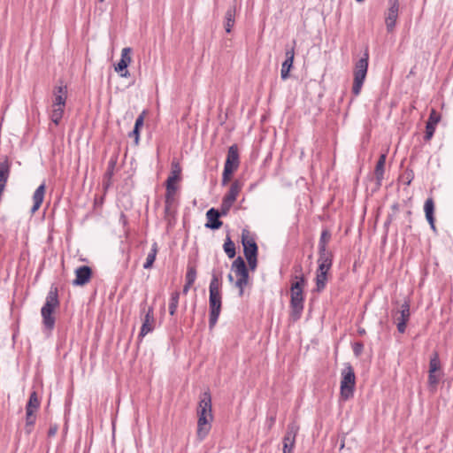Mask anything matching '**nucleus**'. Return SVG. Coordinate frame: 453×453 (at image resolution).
Wrapping results in <instances>:
<instances>
[{"instance_id": "obj_50", "label": "nucleus", "mask_w": 453, "mask_h": 453, "mask_svg": "<svg viewBox=\"0 0 453 453\" xmlns=\"http://www.w3.org/2000/svg\"><path fill=\"white\" fill-rule=\"evenodd\" d=\"M406 326H407V323H405L403 321L397 320L396 326H397V330L399 333L403 334L406 330Z\"/></svg>"}, {"instance_id": "obj_14", "label": "nucleus", "mask_w": 453, "mask_h": 453, "mask_svg": "<svg viewBox=\"0 0 453 453\" xmlns=\"http://www.w3.org/2000/svg\"><path fill=\"white\" fill-rule=\"evenodd\" d=\"M294 45H296V41H294ZM285 55L286 59L282 63L280 70V77L282 80H287L289 77V72L293 67L295 58V46L291 47L290 49H287Z\"/></svg>"}, {"instance_id": "obj_30", "label": "nucleus", "mask_w": 453, "mask_h": 453, "mask_svg": "<svg viewBox=\"0 0 453 453\" xmlns=\"http://www.w3.org/2000/svg\"><path fill=\"white\" fill-rule=\"evenodd\" d=\"M157 253V242H154L151 246L150 251L149 252V254L147 256L146 261L143 264L144 269H150L153 266V264L156 260Z\"/></svg>"}, {"instance_id": "obj_42", "label": "nucleus", "mask_w": 453, "mask_h": 453, "mask_svg": "<svg viewBox=\"0 0 453 453\" xmlns=\"http://www.w3.org/2000/svg\"><path fill=\"white\" fill-rule=\"evenodd\" d=\"M234 170L230 169L228 167L224 166L223 173H222V185L225 186L230 180L231 176Z\"/></svg>"}, {"instance_id": "obj_40", "label": "nucleus", "mask_w": 453, "mask_h": 453, "mask_svg": "<svg viewBox=\"0 0 453 453\" xmlns=\"http://www.w3.org/2000/svg\"><path fill=\"white\" fill-rule=\"evenodd\" d=\"M442 375L441 373H428V386L432 390H435L440 381V378Z\"/></svg>"}, {"instance_id": "obj_31", "label": "nucleus", "mask_w": 453, "mask_h": 453, "mask_svg": "<svg viewBox=\"0 0 453 453\" xmlns=\"http://www.w3.org/2000/svg\"><path fill=\"white\" fill-rule=\"evenodd\" d=\"M165 203H175V193L177 191V187L175 184H165Z\"/></svg>"}, {"instance_id": "obj_7", "label": "nucleus", "mask_w": 453, "mask_h": 453, "mask_svg": "<svg viewBox=\"0 0 453 453\" xmlns=\"http://www.w3.org/2000/svg\"><path fill=\"white\" fill-rule=\"evenodd\" d=\"M232 270L234 272L237 280L235 287L239 288V296L243 295L244 287L249 280V269L242 257H238L232 264Z\"/></svg>"}, {"instance_id": "obj_58", "label": "nucleus", "mask_w": 453, "mask_h": 453, "mask_svg": "<svg viewBox=\"0 0 453 453\" xmlns=\"http://www.w3.org/2000/svg\"><path fill=\"white\" fill-rule=\"evenodd\" d=\"M357 333L359 335H365L366 332L365 328H358Z\"/></svg>"}, {"instance_id": "obj_36", "label": "nucleus", "mask_w": 453, "mask_h": 453, "mask_svg": "<svg viewBox=\"0 0 453 453\" xmlns=\"http://www.w3.org/2000/svg\"><path fill=\"white\" fill-rule=\"evenodd\" d=\"M331 237H332L331 232L327 228H324L321 232V234H320V237L319 240L318 249H327L326 246H327L328 242H330Z\"/></svg>"}, {"instance_id": "obj_1", "label": "nucleus", "mask_w": 453, "mask_h": 453, "mask_svg": "<svg viewBox=\"0 0 453 453\" xmlns=\"http://www.w3.org/2000/svg\"><path fill=\"white\" fill-rule=\"evenodd\" d=\"M197 431L196 435L200 441L204 440L208 435L213 420L211 396L209 391L203 392L197 406Z\"/></svg>"}, {"instance_id": "obj_26", "label": "nucleus", "mask_w": 453, "mask_h": 453, "mask_svg": "<svg viewBox=\"0 0 453 453\" xmlns=\"http://www.w3.org/2000/svg\"><path fill=\"white\" fill-rule=\"evenodd\" d=\"M181 167L176 161H173L171 165V173L168 176L165 184H174L175 181L180 180Z\"/></svg>"}, {"instance_id": "obj_3", "label": "nucleus", "mask_w": 453, "mask_h": 453, "mask_svg": "<svg viewBox=\"0 0 453 453\" xmlns=\"http://www.w3.org/2000/svg\"><path fill=\"white\" fill-rule=\"evenodd\" d=\"M221 282L215 273L211 275L209 285V328L212 329L218 322L222 307Z\"/></svg>"}, {"instance_id": "obj_54", "label": "nucleus", "mask_w": 453, "mask_h": 453, "mask_svg": "<svg viewBox=\"0 0 453 453\" xmlns=\"http://www.w3.org/2000/svg\"><path fill=\"white\" fill-rule=\"evenodd\" d=\"M427 222L429 223L430 225V227L432 228V230L434 232H436V226H435V224H434V221H435V219L434 217L432 218V219L429 218V219H426Z\"/></svg>"}, {"instance_id": "obj_32", "label": "nucleus", "mask_w": 453, "mask_h": 453, "mask_svg": "<svg viewBox=\"0 0 453 453\" xmlns=\"http://www.w3.org/2000/svg\"><path fill=\"white\" fill-rule=\"evenodd\" d=\"M398 312L400 313V317L397 319V320L408 323L410 317H411L410 301L409 300H405L403 302V303L401 305V309Z\"/></svg>"}, {"instance_id": "obj_49", "label": "nucleus", "mask_w": 453, "mask_h": 453, "mask_svg": "<svg viewBox=\"0 0 453 453\" xmlns=\"http://www.w3.org/2000/svg\"><path fill=\"white\" fill-rule=\"evenodd\" d=\"M173 205V203H165L164 212L165 219H169V217L172 213L171 210Z\"/></svg>"}, {"instance_id": "obj_56", "label": "nucleus", "mask_w": 453, "mask_h": 453, "mask_svg": "<svg viewBox=\"0 0 453 453\" xmlns=\"http://www.w3.org/2000/svg\"><path fill=\"white\" fill-rule=\"evenodd\" d=\"M391 210H392L391 214L395 215L398 212V211H399V204H398V203H393L391 205Z\"/></svg>"}, {"instance_id": "obj_18", "label": "nucleus", "mask_w": 453, "mask_h": 453, "mask_svg": "<svg viewBox=\"0 0 453 453\" xmlns=\"http://www.w3.org/2000/svg\"><path fill=\"white\" fill-rule=\"evenodd\" d=\"M441 119V116L435 110H432L426 124L425 141H430L435 132V127Z\"/></svg>"}, {"instance_id": "obj_37", "label": "nucleus", "mask_w": 453, "mask_h": 453, "mask_svg": "<svg viewBox=\"0 0 453 453\" xmlns=\"http://www.w3.org/2000/svg\"><path fill=\"white\" fill-rule=\"evenodd\" d=\"M52 108L50 119L53 123L58 125L63 118L65 107L52 106Z\"/></svg>"}, {"instance_id": "obj_46", "label": "nucleus", "mask_w": 453, "mask_h": 453, "mask_svg": "<svg viewBox=\"0 0 453 453\" xmlns=\"http://www.w3.org/2000/svg\"><path fill=\"white\" fill-rule=\"evenodd\" d=\"M296 280L294 283H298L300 289H303V286L306 283L305 276L301 273L299 276L295 277Z\"/></svg>"}, {"instance_id": "obj_22", "label": "nucleus", "mask_w": 453, "mask_h": 453, "mask_svg": "<svg viewBox=\"0 0 453 453\" xmlns=\"http://www.w3.org/2000/svg\"><path fill=\"white\" fill-rule=\"evenodd\" d=\"M329 271L330 270H325V269L322 270V268L318 267L317 272H316V278H315V281H316L315 290L317 292L320 293L326 288V282H327V274H328Z\"/></svg>"}, {"instance_id": "obj_19", "label": "nucleus", "mask_w": 453, "mask_h": 453, "mask_svg": "<svg viewBox=\"0 0 453 453\" xmlns=\"http://www.w3.org/2000/svg\"><path fill=\"white\" fill-rule=\"evenodd\" d=\"M117 162H118V155L117 154L112 155L108 161L107 170L104 173V180H103V185L105 189L108 188L110 187V185L111 184V178L114 175V171H115V167L117 165Z\"/></svg>"}, {"instance_id": "obj_8", "label": "nucleus", "mask_w": 453, "mask_h": 453, "mask_svg": "<svg viewBox=\"0 0 453 453\" xmlns=\"http://www.w3.org/2000/svg\"><path fill=\"white\" fill-rule=\"evenodd\" d=\"M299 432V426L296 422H290L287 426V432L282 439L283 453H293L296 438Z\"/></svg>"}, {"instance_id": "obj_59", "label": "nucleus", "mask_w": 453, "mask_h": 453, "mask_svg": "<svg viewBox=\"0 0 453 453\" xmlns=\"http://www.w3.org/2000/svg\"><path fill=\"white\" fill-rule=\"evenodd\" d=\"M55 433H56V428H54V429L50 428V429L49 430V434H50V435H53V434H55Z\"/></svg>"}, {"instance_id": "obj_6", "label": "nucleus", "mask_w": 453, "mask_h": 453, "mask_svg": "<svg viewBox=\"0 0 453 453\" xmlns=\"http://www.w3.org/2000/svg\"><path fill=\"white\" fill-rule=\"evenodd\" d=\"M304 308V294L298 283H292L290 288V317L293 321L300 319Z\"/></svg>"}, {"instance_id": "obj_9", "label": "nucleus", "mask_w": 453, "mask_h": 453, "mask_svg": "<svg viewBox=\"0 0 453 453\" xmlns=\"http://www.w3.org/2000/svg\"><path fill=\"white\" fill-rule=\"evenodd\" d=\"M388 8L385 16L386 28L388 33L393 32L399 14L400 0H388Z\"/></svg>"}, {"instance_id": "obj_52", "label": "nucleus", "mask_w": 453, "mask_h": 453, "mask_svg": "<svg viewBox=\"0 0 453 453\" xmlns=\"http://www.w3.org/2000/svg\"><path fill=\"white\" fill-rule=\"evenodd\" d=\"M233 203H234L233 201H229L226 197H223V200H222V203H221V206L230 210V208L232 207Z\"/></svg>"}, {"instance_id": "obj_2", "label": "nucleus", "mask_w": 453, "mask_h": 453, "mask_svg": "<svg viewBox=\"0 0 453 453\" xmlns=\"http://www.w3.org/2000/svg\"><path fill=\"white\" fill-rule=\"evenodd\" d=\"M58 290L55 285H51L47 294L45 303L41 309L42 332L50 337L55 328L56 318L54 311L59 306Z\"/></svg>"}, {"instance_id": "obj_33", "label": "nucleus", "mask_w": 453, "mask_h": 453, "mask_svg": "<svg viewBox=\"0 0 453 453\" xmlns=\"http://www.w3.org/2000/svg\"><path fill=\"white\" fill-rule=\"evenodd\" d=\"M35 411H26V425H25V431L27 434H31L34 425L36 421V415L35 414Z\"/></svg>"}, {"instance_id": "obj_39", "label": "nucleus", "mask_w": 453, "mask_h": 453, "mask_svg": "<svg viewBox=\"0 0 453 453\" xmlns=\"http://www.w3.org/2000/svg\"><path fill=\"white\" fill-rule=\"evenodd\" d=\"M196 268L195 265H192L190 264L188 265L187 267V273L185 276L186 282L194 284L196 279Z\"/></svg>"}, {"instance_id": "obj_45", "label": "nucleus", "mask_w": 453, "mask_h": 453, "mask_svg": "<svg viewBox=\"0 0 453 453\" xmlns=\"http://www.w3.org/2000/svg\"><path fill=\"white\" fill-rule=\"evenodd\" d=\"M246 260L248 262L249 267L251 271L256 270L257 265V256L246 257Z\"/></svg>"}, {"instance_id": "obj_27", "label": "nucleus", "mask_w": 453, "mask_h": 453, "mask_svg": "<svg viewBox=\"0 0 453 453\" xmlns=\"http://www.w3.org/2000/svg\"><path fill=\"white\" fill-rule=\"evenodd\" d=\"M242 184L235 180L230 186L228 192L225 195L224 197L228 199L229 201L235 202L240 191L242 190Z\"/></svg>"}, {"instance_id": "obj_57", "label": "nucleus", "mask_w": 453, "mask_h": 453, "mask_svg": "<svg viewBox=\"0 0 453 453\" xmlns=\"http://www.w3.org/2000/svg\"><path fill=\"white\" fill-rule=\"evenodd\" d=\"M229 210L226 209V208H224L222 206H220V211L219 213L221 214V216H225L228 213Z\"/></svg>"}, {"instance_id": "obj_17", "label": "nucleus", "mask_w": 453, "mask_h": 453, "mask_svg": "<svg viewBox=\"0 0 453 453\" xmlns=\"http://www.w3.org/2000/svg\"><path fill=\"white\" fill-rule=\"evenodd\" d=\"M318 267L330 270L333 265L334 254L327 249H318Z\"/></svg>"}, {"instance_id": "obj_12", "label": "nucleus", "mask_w": 453, "mask_h": 453, "mask_svg": "<svg viewBox=\"0 0 453 453\" xmlns=\"http://www.w3.org/2000/svg\"><path fill=\"white\" fill-rule=\"evenodd\" d=\"M242 244L245 258L257 256L258 247L254 237L250 235V232L243 229L242 232Z\"/></svg>"}, {"instance_id": "obj_38", "label": "nucleus", "mask_w": 453, "mask_h": 453, "mask_svg": "<svg viewBox=\"0 0 453 453\" xmlns=\"http://www.w3.org/2000/svg\"><path fill=\"white\" fill-rule=\"evenodd\" d=\"M424 211L426 219H431L434 217V203L432 198L426 199L424 205Z\"/></svg>"}, {"instance_id": "obj_51", "label": "nucleus", "mask_w": 453, "mask_h": 453, "mask_svg": "<svg viewBox=\"0 0 453 453\" xmlns=\"http://www.w3.org/2000/svg\"><path fill=\"white\" fill-rule=\"evenodd\" d=\"M233 203H234L233 201H229L226 197H223V200H222V203H221V206L230 210V208L232 207Z\"/></svg>"}, {"instance_id": "obj_16", "label": "nucleus", "mask_w": 453, "mask_h": 453, "mask_svg": "<svg viewBox=\"0 0 453 453\" xmlns=\"http://www.w3.org/2000/svg\"><path fill=\"white\" fill-rule=\"evenodd\" d=\"M221 214L219 211L215 208H211L206 212L207 222L205 223V227L211 230L219 229L223 222L219 219Z\"/></svg>"}, {"instance_id": "obj_13", "label": "nucleus", "mask_w": 453, "mask_h": 453, "mask_svg": "<svg viewBox=\"0 0 453 453\" xmlns=\"http://www.w3.org/2000/svg\"><path fill=\"white\" fill-rule=\"evenodd\" d=\"M75 278L73 280V286H84L89 282L92 277V269L88 265L79 266L75 271Z\"/></svg>"}, {"instance_id": "obj_23", "label": "nucleus", "mask_w": 453, "mask_h": 453, "mask_svg": "<svg viewBox=\"0 0 453 453\" xmlns=\"http://www.w3.org/2000/svg\"><path fill=\"white\" fill-rule=\"evenodd\" d=\"M11 173V163L8 159L0 163V189L4 190Z\"/></svg>"}, {"instance_id": "obj_20", "label": "nucleus", "mask_w": 453, "mask_h": 453, "mask_svg": "<svg viewBox=\"0 0 453 453\" xmlns=\"http://www.w3.org/2000/svg\"><path fill=\"white\" fill-rule=\"evenodd\" d=\"M54 101L52 106L65 107L67 97V87L57 86L53 91Z\"/></svg>"}, {"instance_id": "obj_60", "label": "nucleus", "mask_w": 453, "mask_h": 453, "mask_svg": "<svg viewBox=\"0 0 453 453\" xmlns=\"http://www.w3.org/2000/svg\"><path fill=\"white\" fill-rule=\"evenodd\" d=\"M227 277H228L229 281H233V276H232V274H228V276H227Z\"/></svg>"}, {"instance_id": "obj_21", "label": "nucleus", "mask_w": 453, "mask_h": 453, "mask_svg": "<svg viewBox=\"0 0 453 453\" xmlns=\"http://www.w3.org/2000/svg\"><path fill=\"white\" fill-rule=\"evenodd\" d=\"M46 185L42 182L35 191L33 195V206L31 208V212L35 213L41 207L45 195Z\"/></svg>"}, {"instance_id": "obj_25", "label": "nucleus", "mask_w": 453, "mask_h": 453, "mask_svg": "<svg viewBox=\"0 0 453 453\" xmlns=\"http://www.w3.org/2000/svg\"><path fill=\"white\" fill-rule=\"evenodd\" d=\"M386 163V155L381 154L377 161L376 167L374 170V175L376 178V184L378 187L381 186V182L384 176V166Z\"/></svg>"}, {"instance_id": "obj_11", "label": "nucleus", "mask_w": 453, "mask_h": 453, "mask_svg": "<svg viewBox=\"0 0 453 453\" xmlns=\"http://www.w3.org/2000/svg\"><path fill=\"white\" fill-rule=\"evenodd\" d=\"M131 52H132V49L130 47H126V48L122 49L120 59L115 65L114 69L119 74L120 77L127 78L130 76V73L127 70V67L132 61V58L130 56Z\"/></svg>"}, {"instance_id": "obj_29", "label": "nucleus", "mask_w": 453, "mask_h": 453, "mask_svg": "<svg viewBox=\"0 0 453 453\" xmlns=\"http://www.w3.org/2000/svg\"><path fill=\"white\" fill-rule=\"evenodd\" d=\"M41 404V401L36 391H32L29 399L26 404V411H36Z\"/></svg>"}, {"instance_id": "obj_55", "label": "nucleus", "mask_w": 453, "mask_h": 453, "mask_svg": "<svg viewBox=\"0 0 453 453\" xmlns=\"http://www.w3.org/2000/svg\"><path fill=\"white\" fill-rule=\"evenodd\" d=\"M192 285L193 284H191V283L185 282L183 288H182V293L184 295H187L188 293L190 288L192 287Z\"/></svg>"}, {"instance_id": "obj_24", "label": "nucleus", "mask_w": 453, "mask_h": 453, "mask_svg": "<svg viewBox=\"0 0 453 453\" xmlns=\"http://www.w3.org/2000/svg\"><path fill=\"white\" fill-rule=\"evenodd\" d=\"M235 12H236L235 6L232 5V6L228 7V9L226 10V12L225 13L224 27H225V31L228 34L231 33L232 28L235 23Z\"/></svg>"}, {"instance_id": "obj_44", "label": "nucleus", "mask_w": 453, "mask_h": 453, "mask_svg": "<svg viewBox=\"0 0 453 453\" xmlns=\"http://www.w3.org/2000/svg\"><path fill=\"white\" fill-rule=\"evenodd\" d=\"M145 111H143L135 119L134 128L141 129L144 123Z\"/></svg>"}, {"instance_id": "obj_10", "label": "nucleus", "mask_w": 453, "mask_h": 453, "mask_svg": "<svg viewBox=\"0 0 453 453\" xmlns=\"http://www.w3.org/2000/svg\"><path fill=\"white\" fill-rule=\"evenodd\" d=\"M142 312H144V318L142 321V325L141 326V330L138 335V342H141L143 337L151 333L155 328V318H154V309L153 307H149L148 311H145V308L142 310Z\"/></svg>"}, {"instance_id": "obj_43", "label": "nucleus", "mask_w": 453, "mask_h": 453, "mask_svg": "<svg viewBox=\"0 0 453 453\" xmlns=\"http://www.w3.org/2000/svg\"><path fill=\"white\" fill-rule=\"evenodd\" d=\"M352 350L355 357H358L361 356L364 350V344L361 342H356L352 344Z\"/></svg>"}, {"instance_id": "obj_41", "label": "nucleus", "mask_w": 453, "mask_h": 453, "mask_svg": "<svg viewBox=\"0 0 453 453\" xmlns=\"http://www.w3.org/2000/svg\"><path fill=\"white\" fill-rule=\"evenodd\" d=\"M401 179L405 185L409 186L414 179L413 171L410 169L405 170L404 173L401 175Z\"/></svg>"}, {"instance_id": "obj_53", "label": "nucleus", "mask_w": 453, "mask_h": 453, "mask_svg": "<svg viewBox=\"0 0 453 453\" xmlns=\"http://www.w3.org/2000/svg\"><path fill=\"white\" fill-rule=\"evenodd\" d=\"M395 216V215L391 214V213L388 214V219H386V221L384 223V227L385 228L388 227V226L391 224L392 220L394 219Z\"/></svg>"}, {"instance_id": "obj_4", "label": "nucleus", "mask_w": 453, "mask_h": 453, "mask_svg": "<svg viewBox=\"0 0 453 453\" xmlns=\"http://www.w3.org/2000/svg\"><path fill=\"white\" fill-rule=\"evenodd\" d=\"M341 375L340 394L341 397L346 401L353 397L356 386L355 372L349 363L344 364V369L342 371Z\"/></svg>"}, {"instance_id": "obj_28", "label": "nucleus", "mask_w": 453, "mask_h": 453, "mask_svg": "<svg viewBox=\"0 0 453 453\" xmlns=\"http://www.w3.org/2000/svg\"><path fill=\"white\" fill-rule=\"evenodd\" d=\"M437 372H441V364L440 361L439 353L434 351L430 357L428 373Z\"/></svg>"}, {"instance_id": "obj_47", "label": "nucleus", "mask_w": 453, "mask_h": 453, "mask_svg": "<svg viewBox=\"0 0 453 453\" xmlns=\"http://www.w3.org/2000/svg\"><path fill=\"white\" fill-rule=\"evenodd\" d=\"M140 130H141V129H138V128H134V127L133 131L129 133V137H134V142H135V144H138V143H139V139H140Z\"/></svg>"}, {"instance_id": "obj_61", "label": "nucleus", "mask_w": 453, "mask_h": 453, "mask_svg": "<svg viewBox=\"0 0 453 453\" xmlns=\"http://www.w3.org/2000/svg\"><path fill=\"white\" fill-rule=\"evenodd\" d=\"M98 1L102 3V2H104V0H98Z\"/></svg>"}, {"instance_id": "obj_48", "label": "nucleus", "mask_w": 453, "mask_h": 453, "mask_svg": "<svg viewBox=\"0 0 453 453\" xmlns=\"http://www.w3.org/2000/svg\"><path fill=\"white\" fill-rule=\"evenodd\" d=\"M275 421H276V415L273 414V415H271L269 417L266 418V426L268 427V429H271L274 424H275Z\"/></svg>"}, {"instance_id": "obj_15", "label": "nucleus", "mask_w": 453, "mask_h": 453, "mask_svg": "<svg viewBox=\"0 0 453 453\" xmlns=\"http://www.w3.org/2000/svg\"><path fill=\"white\" fill-rule=\"evenodd\" d=\"M240 165L239 149L237 144H233L228 148L227 155L224 166L233 170H237Z\"/></svg>"}, {"instance_id": "obj_5", "label": "nucleus", "mask_w": 453, "mask_h": 453, "mask_svg": "<svg viewBox=\"0 0 453 453\" xmlns=\"http://www.w3.org/2000/svg\"><path fill=\"white\" fill-rule=\"evenodd\" d=\"M369 53L366 49L363 57L356 63L352 93L355 96L360 94L368 70Z\"/></svg>"}, {"instance_id": "obj_34", "label": "nucleus", "mask_w": 453, "mask_h": 453, "mask_svg": "<svg viewBox=\"0 0 453 453\" xmlns=\"http://www.w3.org/2000/svg\"><path fill=\"white\" fill-rule=\"evenodd\" d=\"M224 251L229 258H234L236 255L234 242L231 240L230 236H226L223 245Z\"/></svg>"}, {"instance_id": "obj_35", "label": "nucleus", "mask_w": 453, "mask_h": 453, "mask_svg": "<svg viewBox=\"0 0 453 453\" xmlns=\"http://www.w3.org/2000/svg\"><path fill=\"white\" fill-rule=\"evenodd\" d=\"M179 299H180V292L173 291L171 294L170 302H169V313L171 316H174L177 311V308L179 305Z\"/></svg>"}]
</instances>
